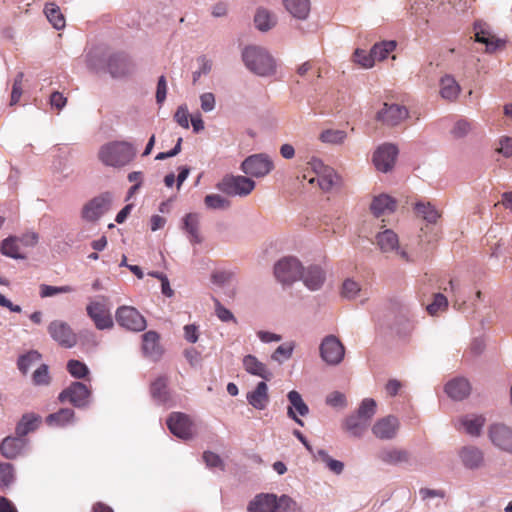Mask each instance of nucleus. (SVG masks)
I'll list each match as a JSON object with an SVG mask.
<instances>
[{
  "mask_svg": "<svg viewBox=\"0 0 512 512\" xmlns=\"http://www.w3.org/2000/svg\"><path fill=\"white\" fill-rule=\"evenodd\" d=\"M136 156V148L127 141H111L102 145L98 152L99 160L108 167L121 168L128 165Z\"/></svg>",
  "mask_w": 512,
  "mask_h": 512,
  "instance_id": "nucleus-2",
  "label": "nucleus"
},
{
  "mask_svg": "<svg viewBox=\"0 0 512 512\" xmlns=\"http://www.w3.org/2000/svg\"><path fill=\"white\" fill-rule=\"evenodd\" d=\"M183 230L189 235L190 242L200 243L199 235V215L197 213H188L183 218Z\"/></svg>",
  "mask_w": 512,
  "mask_h": 512,
  "instance_id": "nucleus-42",
  "label": "nucleus"
},
{
  "mask_svg": "<svg viewBox=\"0 0 512 512\" xmlns=\"http://www.w3.org/2000/svg\"><path fill=\"white\" fill-rule=\"evenodd\" d=\"M295 344L293 342L284 343L276 348L272 353L271 359L279 364L284 363L291 358Z\"/></svg>",
  "mask_w": 512,
  "mask_h": 512,
  "instance_id": "nucleus-51",
  "label": "nucleus"
},
{
  "mask_svg": "<svg viewBox=\"0 0 512 512\" xmlns=\"http://www.w3.org/2000/svg\"><path fill=\"white\" fill-rule=\"evenodd\" d=\"M396 48L395 41H382L380 43H376L371 48L372 57L375 61L384 60L390 52H392Z\"/></svg>",
  "mask_w": 512,
  "mask_h": 512,
  "instance_id": "nucleus-50",
  "label": "nucleus"
},
{
  "mask_svg": "<svg viewBox=\"0 0 512 512\" xmlns=\"http://www.w3.org/2000/svg\"><path fill=\"white\" fill-rule=\"evenodd\" d=\"M215 314L216 316L219 318V320H221L222 322H234L236 323L237 320L235 318V316L233 315V313L227 309L226 307H224L219 301L216 300V303H215Z\"/></svg>",
  "mask_w": 512,
  "mask_h": 512,
  "instance_id": "nucleus-61",
  "label": "nucleus"
},
{
  "mask_svg": "<svg viewBox=\"0 0 512 512\" xmlns=\"http://www.w3.org/2000/svg\"><path fill=\"white\" fill-rule=\"evenodd\" d=\"M0 252L9 258L16 260H24L25 254L20 252V244L18 243V236H9L2 240L0 244Z\"/></svg>",
  "mask_w": 512,
  "mask_h": 512,
  "instance_id": "nucleus-39",
  "label": "nucleus"
},
{
  "mask_svg": "<svg viewBox=\"0 0 512 512\" xmlns=\"http://www.w3.org/2000/svg\"><path fill=\"white\" fill-rule=\"evenodd\" d=\"M204 205L209 210H228L231 201L220 194H208L204 198Z\"/></svg>",
  "mask_w": 512,
  "mask_h": 512,
  "instance_id": "nucleus-47",
  "label": "nucleus"
},
{
  "mask_svg": "<svg viewBox=\"0 0 512 512\" xmlns=\"http://www.w3.org/2000/svg\"><path fill=\"white\" fill-rule=\"evenodd\" d=\"M286 11L297 20H305L309 16L311 5L309 0H283Z\"/></svg>",
  "mask_w": 512,
  "mask_h": 512,
  "instance_id": "nucleus-34",
  "label": "nucleus"
},
{
  "mask_svg": "<svg viewBox=\"0 0 512 512\" xmlns=\"http://www.w3.org/2000/svg\"><path fill=\"white\" fill-rule=\"evenodd\" d=\"M399 420L393 415H388L375 422L372 427L373 434L381 440L393 439L399 429Z\"/></svg>",
  "mask_w": 512,
  "mask_h": 512,
  "instance_id": "nucleus-19",
  "label": "nucleus"
},
{
  "mask_svg": "<svg viewBox=\"0 0 512 512\" xmlns=\"http://www.w3.org/2000/svg\"><path fill=\"white\" fill-rule=\"evenodd\" d=\"M27 444L26 439L19 436H8L0 444V452L6 459H15L22 454Z\"/></svg>",
  "mask_w": 512,
  "mask_h": 512,
  "instance_id": "nucleus-28",
  "label": "nucleus"
},
{
  "mask_svg": "<svg viewBox=\"0 0 512 512\" xmlns=\"http://www.w3.org/2000/svg\"><path fill=\"white\" fill-rule=\"evenodd\" d=\"M152 399L159 405L172 406L173 400L168 389V377L159 376L150 386Z\"/></svg>",
  "mask_w": 512,
  "mask_h": 512,
  "instance_id": "nucleus-23",
  "label": "nucleus"
},
{
  "mask_svg": "<svg viewBox=\"0 0 512 512\" xmlns=\"http://www.w3.org/2000/svg\"><path fill=\"white\" fill-rule=\"evenodd\" d=\"M346 138L347 133L344 130L339 129H326L323 130L319 135L321 142L330 145H340L344 143Z\"/></svg>",
  "mask_w": 512,
  "mask_h": 512,
  "instance_id": "nucleus-46",
  "label": "nucleus"
},
{
  "mask_svg": "<svg viewBox=\"0 0 512 512\" xmlns=\"http://www.w3.org/2000/svg\"><path fill=\"white\" fill-rule=\"evenodd\" d=\"M440 85V95L443 99L448 101H454L457 99L461 88L456 79L450 75L446 74L441 77L439 81Z\"/></svg>",
  "mask_w": 512,
  "mask_h": 512,
  "instance_id": "nucleus-35",
  "label": "nucleus"
},
{
  "mask_svg": "<svg viewBox=\"0 0 512 512\" xmlns=\"http://www.w3.org/2000/svg\"><path fill=\"white\" fill-rule=\"evenodd\" d=\"M314 461H321L325 467L336 475H340L344 471V463L340 460L333 459L326 450L317 449L312 454Z\"/></svg>",
  "mask_w": 512,
  "mask_h": 512,
  "instance_id": "nucleus-40",
  "label": "nucleus"
},
{
  "mask_svg": "<svg viewBox=\"0 0 512 512\" xmlns=\"http://www.w3.org/2000/svg\"><path fill=\"white\" fill-rule=\"evenodd\" d=\"M391 313L394 317L391 329L399 337L409 336L414 329L415 322L413 305L402 300H394L391 303Z\"/></svg>",
  "mask_w": 512,
  "mask_h": 512,
  "instance_id": "nucleus-4",
  "label": "nucleus"
},
{
  "mask_svg": "<svg viewBox=\"0 0 512 512\" xmlns=\"http://www.w3.org/2000/svg\"><path fill=\"white\" fill-rule=\"evenodd\" d=\"M300 279L309 290L316 291L323 285L325 273L318 265H310L306 269L302 268Z\"/></svg>",
  "mask_w": 512,
  "mask_h": 512,
  "instance_id": "nucleus-26",
  "label": "nucleus"
},
{
  "mask_svg": "<svg viewBox=\"0 0 512 512\" xmlns=\"http://www.w3.org/2000/svg\"><path fill=\"white\" fill-rule=\"evenodd\" d=\"M47 330L50 337L64 348H72L77 344V335L65 321L53 320Z\"/></svg>",
  "mask_w": 512,
  "mask_h": 512,
  "instance_id": "nucleus-13",
  "label": "nucleus"
},
{
  "mask_svg": "<svg viewBox=\"0 0 512 512\" xmlns=\"http://www.w3.org/2000/svg\"><path fill=\"white\" fill-rule=\"evenodd\" d=\"M375 413H376V402L372 398L363 399L359 408L355 412L356 415L361 416L363 419H365L369 423Z\"/></svg>",
  "mask_w": 512,
  "mask_h": 512,
  "instance_id": "nucleus-53",
  "label": "nucleus"
},
{
  "mask_svg": "<svg viewBox=\"0 0 512 512\" xmlns=\"http://www.w3.org/2000/svg\"><path fill=\"white\" fill-rule=\"evenodd\" d=\"M40 421V416L34 413L24 414L16 426L17 436L24 438L28 433L37 429Z\"/></svg>",
  "mask_w": 512,
  "mask_h": 512,
  "instance_id": "nucleus-41",
  "label": "nucleus"
},
{
  "mask_svg": "<svg viewBox=\"0 0 512 512\" xmlns=\"http://www.w3.org/2000/svg\"><path fill=\"white\" fill-rule=\"evenodd\" d=\"M415 211L418 215L422 216L428 223L434 224L440 217L439 212L431 203L417 202L415 204Z\"/></svg>",
  "mask_w": 512,
  "mask_h": 512,
  "instance_id": "nucleus-49",
  "label": "nucleus"
},
{
  "mask_svg": "<svg viewBox=\"0 0 512 512\" xmlns=\"http://www.w3.org/2000/svg\"><path fill=\"white\" fill-rule=\"evenodd\" d=\"M274 169L271 157L266 153H256L246 157L240 165V170L247 176L263 178Z\"/></svg>",
  "mask_w": 512,
  "mask_h": 512,
  "instance_id": "nucleus-7",
  "label": "nucleus"
},
{
  "mask_svg": "<svg viewBox=\"0 0 512 512\" xmlns=\"http://www.w3.org/2000/svg\"><path fill=\"white\" fill-rule=\"evenodd\" d=\"M246 68L260 77L272 76L276 72V61L269 51L261 46H247L242 51Z\"/></svg>",
  "mask_w": 512,
  "mask_h": 512,
  "instance_id": "nucleus-1",
  "label": "nucleus"
},
{
  "mask_svg": "<svg viewBox=\"0 0 512 512\" xmlns=\"http://www.w3.org/2000/svg\"><path fill=\"white\" fill-rule=\"evenodd\" d=\"M160 336L155 331H148L142 335V351L143 354L152 359L157 360L162 355V349L159 344Z\"/></svg>",
  "mask_w": 512,
  "mask_h": 512,
  "instance_id": "nucleus-30",
  "label": "nucleus"
},
{
  "mask_svg": "<svg viewBox=\"0 0 512 512\" xmlns=\"http://www.w3.org/2000/svg\"><path fill=\"white\" fill-rule=\"evenodd\" d=\"M369 422L355 413L347 416L343 422V428L354 438H361L369 427Z\"/></svg>",
  "mask_w": 512,
  "mask_h": 512,
  "instance_id": "nucleus-32",
  "label": "nucleus"
},
{
  "mask_svg": "<svg viewBox=\"0 0 512 512\" xmlns=\"http://www.w3.org/2000/svg\"><path fill=\"white\" fill-rule=\"evenodd\" d=\"M254 23L258 30L266 32L276 24V18L268 10L259 8L254 16Z\"/></svg>",
  "mask_w": 512,
  "mask_h": 512,
  "instance_id": "nucleus-44",
  "label": "nucleus"
},
{
  "mask_svg": "<svg viewBox=\"0 0 512 512\" xmlns=\"http://www.w3.org/2000/svg\"><path fill=\"white\" fill-rule=\"evenodd\" d=\"M488 438L497 449L512 454V428L503 423H493L488 427Z\"/></svg>",
  "mask_w": 512,
  "mask_h": 512,
  "instance_id": "nucleus-14",
  "label": "nucleus"
},
{
  "mask_svg": "<svg viewBox=\"0 0 512 512\" xmlns=\"http://www.w3.org/2000/svg\"><path fill=\"white\" fill-rule=\"evenodd\" d=\"M302 268L301 262L296 257L287 256L275 263L274 275L283 285H291L300 279Z\"/></svg>",
  "mask_w": 512,
  "mask_h": 512,
  "instance_id": "nucleus-8",
  "label": "nucleus"
},
{
  "mask_svg": "<svg viewBox=\"0 0 512 512\" xmlns=\"http://www.w3.org/2000/svg\"><path fill=\"white\" fill-rule=\"evenodd\" d=\"M200 106L203 112L208 113L215 109L216 100L211 92H206L200 95Z\"/></svg>",
  "mask_w": 512,
  "mask_h": 512,
  "instance_id": "nucleus-63",
  "label": "nucleus"
},
{
  "mask_svg": "<svg viewBox=\"0 0 512 512\" xmlns=\"http://www.w3.org/2000/svg\"><path fill=\"white\" fill-rule=\"evenodd\" d=\"M360 290L359 283L352 279H346L342 286V295L347 299H354Z\"/></svg>",
  "mask_w": 512,
  "mask_h": 512,
  "instance_id": "nucleus-60",
  "label": "nucleus"
},
{
  "mask_svg": "<svg viewBox=\"0 0 512 512\" xmlns=\"http://www.w3.org/2000/svg\"><path fill=\"white\" fill-rule=\"evenodd\" d=\"M67 370L76 379H82L89 373V368L85 363L74 359L68 361Z\"/></svg>",
  "mask_w": 512,
  "mask_h": 512,
  "instance_id": "nucleus-54",
  "label": "nucleus"
},
{
  "mask_svg": "<svg viewBox=\"0 0 512 512\" xmlns=\"http://www.w3.org/2000/svg\"><path fill=\"white\" fill-rule=\"evenodd\" d=\"M398 148L392 143L380 145L373 154V163L378 171L387 173L396 161Z\"/></svg>",
  "mask_w": 512,
  "mask_h": 512,
  "instance_id": "nucleus-15",
  "label": "nucleus"
},
{
  "mask_svg": "<svg viewBox=\"0 0 512 512\" xmlns=\"http://www.w3.org/2000/svg\"><path fill=\"white\" fill-rule=\"evenodd\" d=\"M170 432L178 438L187 440L193 435V423L190 417L181 412H173L167 419Z\"/></svg>",
  "mask_w": 512,
  "mask_h": 512,
  "instance_id": "nucleus-17",
  "label": "nucleus"
},
{
  "mask_svg": "<svg viewBox=\"0 0 512 512\" xmlns=\"http://www.w3.org/2000/svg\"><path fill=\"white\" fill-rule=\"evenodd\" d=\"M111 51L105 46H95L86 54L87 67L95 72H106Z\"/></svg>",
  "mask_w": 512,
  "mask_h": 512,
  "instance_id": "nucleus-20",
  "label": "nucleus"
},
{
  "mask_svg": "<svg viewBox=\"0 0 512 512\" xmlns=\"http://www.w3.org/2000/svg\"><path fill=\"white\" fill-rule=\"evenodd\" d=\"M32 381L36 386H47L51 382L49 367L41 364L32 374Z\"/></svg>",
  "mask_w": 512,
  "mask_h": 512,
  "instance_id": "nucleus-55",
  "label": "nucleus"
},
{
  "mask_svg": "<svg viewBox=\"0 0 512 512\" xmlns=\"http://www.w3.org/2000/svg\"><path fill=\"white\" fill-rule=\"evenodd\" d=\"M496 151L506 158L512 157V137L502 136L499 139V147Z\"/></svg>",
  "mask_w": 512,
  "mask_h": 512,
  "instance_id": "nucleus-64",
  "label": "nucleus"
},
{
  "mask_svg": "<svg viewBox=\"0 0 512 512\" xmlns=\"http://www.w3.org/2000/svg\"><path fill=\"white\" fill-rule=\"evenodd\" d=\"M459 422L467 434L477 437L480 436L486 419L483 415L471 414L461 417Z\"/></svg>",
  "mask_w": 512,
  "mask_h": 512,
  "instance_id": "nucleus-36",
  "label": "nucleus"
},
{
  "mask_svg": "<svg viewBox=\"0 0 512 512\" xmlns=\"http://www.w3.org/2000/svg\"><path fill=\"white\" fill-rule=\"evenodd\" d=\"M296 502L287 495L277 498L274 494H259L248 504L249 512H291Z\"/></svg>",
  "mask_w": 512,
  "mask_h": 512,
  "instance_id": "nucleus-3",
  "label": "nucleus"
},
{
  "mask_svg": "<svg viewBox=\"0 0 512 512\" xmlns=\"http://www.w3.org/2000/svg\"><path fill=\"white\" fill-rule=\"evenodd\" d=\"M353 60L355 63L366 69L372 68L375 64L371 51L368 53L361 48H357L354 51Z\"/></svg>",
  "mask_w": 512,
  "mask_h": 512,
  "instance_id": "nucleus-56",
  "label": "nucleus"
},
{
  "mask_svg": "<svg viewBox=\"0 0 512 512\" xmlns=\"http://www.w3.org/2000/svg\"><path fill=\"white\" fill-rule=\"evenodd\" d=\"M255 181L243 175H226L216 184V188L228 196L245 197L255 188Z\"/></svg>",
  "mask_w": 512,
  "mask_h": 512,
  "instance_id": "nucleus-6",
  "label": "nucleus"
},
{
  "mask_svg": "<svg viewBox=\"0 0 512 512\" xmlns=\"http://www.w3.org/2000/svg\"><path fill=\"white\" fill-rule=\"evenodd\" d=\"M44 12L48 21L56 30H61L65 27V18L55 3L46 4Z\"/></svg>",
  "mask_w": 512,
  "mask_h": 512,
  "instance_id": "nucleus-45",
  "label": "nucleus"
},
{
  "mask_svg": "<svg viewBox=\"0 0 512 512\" xmlns=\"http://www.w3.org/2000/svg\"><path fill=\"white\" fill-rule=\"evenodd\" d=\"M459 458L465 468L475 470L484 464V452L473 445L462 447L458 452Z\"/></svg>",
  "mask_w": 512,
  "mask_h": 512,
  "instance_id": "nucleus-22",
  "label": "nucleus"
},
{
  "mask_svg": "<svg viewBox=\"0 0 512 512\" xmlns=\"http://www.w3.org/2000/svg\"><path fill=\"white\" fill-rule=\"evenodd\" d=\"M75 412L71 408H62L46 417L47 425L51 427H65L74 423Z\"/></svg>",
  "mask_w": 512,
  "mask_h": 512,
  "instance_id": "nucleus-37",
  "label": "nucleus"
},
{
  "mask_svg": "<svg viewBox=\"0 0 512 512\" xmlns=\"http://www.w3.org/2000/svg\"><path fill=\"white\" fill-rule=\"evenodd\" d=\"M395 205L396 202L392 197L386 194H381L373 199L370 205V210L375 216L379 217L383 214L393 212Z\"/></svg>",
  "mask_w": 512,
  "mask_h": 512,
  "instance_id": "nucleus-38",
  "label": "nucleus"
},
{
  "mask_svg": "<svg viewBox=\"0 0 512 512\" xmlns=\"http://www.w3.org/2000/svg\"><path fill=\"white\" fill-rule=\"evenodd\" d=\"M447 306V298L442 293H436L433 302L430 303L426 309L430 315H436L439 311L446 309Z\"/></svg>",
  "mask_w": 512,
  "mask_h": 512,
  "instance_id": "nucleus-58",
  "label": "nucleus"
},
{
  "mask_svg": "<svg viewBox=\"0 0 512 512\" xmlns=\"http://www.w3.org/2000/svg\"><path fill=\"white\" fill-rule=\"evenodd\" d=\"M287 398L290 402V406L287 409L288 417L294 420L298 425L304 426V422L297 414L302 417L307 416L309 414L308 405L303 401L301 394L296 390L288 392Z\"/></svg>",
  "mask_w": 512,
  "mask_h": 512,
  "instance_id": "nucleus-21",
  "label": "nucleus"
},
{
  "mask_svg": "<svg viewBox=\"0 0 512 512\" xmlns=\"http://www.w3.org/2000/svg\"><path fill=\"white\" fill-rule=\"evenodd\" d=\"M445 392L451 399L462 401L470 395L471 385L466 378L456 377L447 382Z\"/></svg>",
  "mask_w": 512,
  "mask_h": 512,
  "instance_id": "nucleus-25",
  "label": "nucleus"
},
{
  "mask_svg": "<svg viewBox=\"0 0 512 512\" xmlns=\"http://www.w3.org/2000/svg\"><path fill=\"white\" fill-rule=\"evenodd\" d=\"M321 359L330 366L340 364L345 356V348L335 335L325 336L319 346Z\"/></svg>",
  "mask_w": 512,
  "mask_h": 512,
  "instance_id": "nucleus-12",
  "label": "nucleus"
},
{
  "mask_svg": "<svg viewBox=\"0 0 512 512\" xmlns=\"http://www.w3.org/2000/svg\"><path fill=\"white\" fill-rule=\"evenodd\" d=\"M106 72L113 78L126 76L129 73V62L127 56L123 53L111 52Z\"/></svg>",
  "mask_w": 512,
  "mask_h": 512,
  "instance_id": "nucleus-29",
  "label": "nucleus"
},
{
  "mask_svg": "<svg viewBox=\"0 0 512 512\" xmlns=\"http://www.w3.org/2000/svg\"><path fill=\"white\" fill-rule=\"evenodd\" d=\"M408 115L409 112L405 106L384 103L383 108L377 113V119L388 126H396L405 120Z\"/></svg>",
  "mask_w": 512,
  "mask_h": 512,
  "instance_id": "nucleus-18",
  "label": "nucleus"
},
{
  "mask_svg": "<svg viewBox=\"0 0 512 512\" xmlns=\"http://www.w3.org/2000/svg\"><path fill=\"white\" fill-rule=\"evenodd\" d=\"M376 244L383 253L396 252L405 261H412L409 254L399 246L398 235L391 229L377 233Z\"/></svg>",
  "mask_w": 512,
  "mask_h": 512,
  "instance_id": "nucleus-16",
  "label": "nucleus"
},
{
  "mask_svg": "<svg viewBox=\"0 0 512 512\" xmlns=\"http://www.w3.org/2000/svg\"><path fill=\"white\" fill-rule=\"evenodd\" d=\"M58 399L62 403L67 401L76 408H86L91 402V391L84 383L75 381L60 392Z\"/></svg>",
  "mask_w": 512,
  "mask_h": 512,
  "instance_id": "nucleus-11",
  "label": "nucleus"
},
{
  "mask_svg": "<svg viewBox=\"0 0 512 512\" xmlns=\"http://www.w3.org/2000/svg\"><path fill=\"white\" fill-rule=\"evenodd\" d=\"M339 176L333 168H328L317 177L311 178L309 183L313 184L317 181L319 187L324 192L330 191L339 182Z\"/></svg>",
  "mask_w": 512,
  "mask_h": 512,
  "instance_id": "nucleus-43",
  "label": "nucleus"
},
{
  "mask_svg": "<svg viewBox=\"0 0 512 512\" xmlns=\"http://www.w3.org/2000/svg\"><path fill=\"white\" fill-rule=\"evenodd\" d=\"M248 403L257 410L266 408L269 402L268 386L264 381L257 384L256 388L247 394Z\"/></svg>",
  "mask_w": 512,
  "mask_h": 512,
  "instance_id": "nucleus-33",
  "label": "nucleus"
},
{
  "mask_svg": "<svg viewBox=\"0 0 512 512\" xmlns=\"http://www.w3.org/2000/svg\"><path fill=\"white\" fill-rule=\"evenodd\" d=\"M326 403L331 407L344 408L347 405L346 397L339 391H334L326 397Z\"/></svg>",
  "mask_w": 512,
  "mask_h": 512,
  "instance_id": "nucleus-62",
  "label": "nucleus"
},
{
  "mask_svg": "<svg viewBox=\"0 0 512 512\" xmlns=\"http://www.w3.org/2000/svg\"><path fill=\"white\" fill-rule=\"evenodd\" d=\"M115 320L120 327L132 332H141L147 326L144 316L136 308L127 305L116 309Z\"/></svg>",
  "mask_w": 512,
  "mask_h": 512,
  "instance_id": "nucleus-10",
  "label": "nucleus"
},
{
  "mask_svg": "<svg viewBox=\"0 0 512 512\" xmlns=\"http://www.w3.org/2000/svg\"><path fill=\"white\" fill-rule=\"evenodd\" d=\"M377 458L387 465L408 464L410 462V453L400 448H384L377 454Z\"/></svg>",
  "mask_w": 512,
  "mask_h": 512,
  "instance_id": "nucleus-27",
  "label": "nucleus"
},
{
  "mask_svg": "<svg viewBox=\"0 0 512 512\" xmlns=\"http://www.w3.org/2000/svg\"><path fill=\"white\" fill-rule=\"evenodd\" d=\"M41 354L36 350H30L29 352L19 356L17 360V367L19 371L26 375L30 367L41 359Z\"/></svg>",
  "mask_w": 512,
  "mask_h": 512,
  "instance_id": "nucleus-48",
  "label": "nucleus"
},
{
  "mask_svg": "<svg viewBox=\"0 0 512 512\" xmlns=\"http://www.w3.org/2000/svg\"><path fill=\"white\" fill-rule=\"evenodd\" d=\"M72 291H74L73 287L68 286V285L51 286V285L42 284L40 286V296L42 298L52 297V296H55L57 294H62V293H70Z\"/></svg>",
  "mask_w": 512,
  "mask_h": 512,
  "instance_id": "nucleus-57",
  "label": "nucleus"
},
{
  "mask_svg": "<svg viewBox=\"0 0 512 512\" xmlns=\"http://www.w3.org/2000/svg\"><path fill=\"white\" fill-rule=\"evenodd\" d=\"M474 30L476 41L485 44V50L487 53H493L500 47L501 41L496 39L495 36L491 33L488 24L483 22H476L474 25Z\"/></svg>",
  "mask_w": 512,
  "mask_h": 512,
  "instance_id": "nucleus-24",
  "label": "nucleus"
},
{
  "mask_svg": "<svg viewBox=\"0 0 512 512\" xmlns=\"http://www.w3.org/2000/svg\"><path fill=\"white\" fill-rule=\"evenodd\" d=\"M243 367L247 373L258 376L266 381H269L273 377V373L267 366L254 355L249 354L243 358Z\"/></svg>",
  "mask_w": 512,
  "mask_h": 512,
  "instance_id": "nucleus-31",
  "label": "nucleus"
},
{
  "mask_svg": "<svg viewBox=\"0 0 512 512\" xmlns=\"http://www.w3.org/2000/svg\"><path fill=\"white\" fill-rule=\"evenodd\" d=\"M15 481V470L11 463H0V487L8 488Z\"/></svg>",
  "mask_w": 512,
  "mask_h": 512,
  "instance_id": "nucleus-52",
  "label": "nucleus"
},
{
  "mask_svg": "<svg viewBox=\"0 0 512 512\" xmlns=\"http://www.w3.org/2000/svg\"><path fill=\"white\" fill-rule=\"evenodd\" d=\"M86 313L98 330H110L113 328L114 321L107 297L98 296L91 300L86 306Z\"/></svg>",
  "mask_w": 512,
  "mask_h": 512,
  "instance_id": "nucleus-5",
  "label": "nucleus"
},
{
  "mask_svg": "<svg viewBox=\"0 0 512 512\" xmlns=\"http://www.w3.org/2000/svg\"><path fill=\"white\" fill-rule=\"evenodd\" d=\"M470 131L471 123L466 119H460L454 124L451 134L454 138L460 139L467 136Z\"/></svg>",
  "mask_w": 512,
  "mask_h": 512,
  "instance_id": "nucleus-59",
  "label": "nucleus"
},
{
  "mask_svg": "<svg viewBox=\"0 0 512 512\" xmlns=\"http://www.w3.org/2000/svg\"><path fill=\"white\" fill-rule=\"evenodd\" d=\"M112 202L113 194L111 192H103L83 206L81 216L85 221L97 222L110 210Z\"/></svg>",
  "mask_w": 512,
  "mask_h": 512,
  "instance_id": "nucleus-9",
  "label": "nucleus"
}]
</instances>
